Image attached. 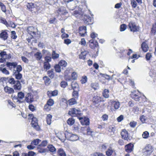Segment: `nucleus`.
<instances>
[{
    "label": "nucleus",
    "instance_id": "nucleus-1",
    "mask_svg": "<svg viewBox=\"0 0 156 156\" xmlns=\"http://www.w3.org/2000/svg\"><path fill=\"white\" fill-rule=\"evenodd\" d=\"M27 32L32 38H38L40 36V32L38 31L37 28L33 26L29 27H27Z\"/></svg>",
    "mask_w": 156,
    "mask_h": 156
},
{
    "label": "nucleus",
    "instance_id": "nucleus-2",
    "mask_svg": "<svg viewBox=\"0 0 156 156\" xmlns=\"http://www.w3.org/2000/svg\"><path fill=\"white\" fill-rule=\"evenodd\" d=\"M28 119H32L31 124L32 127L37 130L40 129L39 126L38 125L37 120V118L33 116V114H29L28 115Z\"/></svg>",
    "mask_w": 156,
    "mask_h": 156
},
{
    "label": "nucleus",
    "instance_id": "nucleus-3",
    "mask_svg": "<svg viewBox=\"0 0 156 156\" xmlns=\"http://www.w3.org/2000/svg\"><path fill=\"white\" fill-rule=\"evenodd\" d=\"M63 134L66 138L72 141H75L79 139V137L76 134H73L67 132H66Z\"/></svg>",
    "mask_w": 156,
    "mask_h": 156
},
{
    "label": "nucleus",
    "instance_id": "nucleus-4",
    "mask_svg": "<svg viewBox=\"0 0 156 156\" xmlns=\"http://www.w3.org/2000/svg\"><path fill=\"white\" fill-rule=\"evenodd\" d=\"M6 65L10 68H12V67H13L14 69L16 68V70H15V71L16 73H19L22 70L21 66L20 65L17 66V64L16 62H7ZM14 70H15V69Z\"/></svg>",
    "mask_w": 156,
    "mask_h": 156
},
{
    "label": "nucleus",
    "instance_id": "nucleus-5",
    "mask_svg": "<svg viewBox=\"0 0 156 156\" xmlns=\"http://www.w3.org/2000/svg\"><path fill=\"white\" fill-rule=\"evenodd\" d=\"M153 148L150 144L147 145L143 149L144 154L145 155H149L152 152Z\"/></svg>",
    "mask_w": 156,
    "mask_h": 156
},
{
    "label": "nucleus",
    "instance_id": "nucleus-6",
    "mask_svg": "<svg viewBox=\"0 0 156 156\" xmlns=\"http://www.w3.org/2000/svg\"><path fill=\"white\" fill-rule=\"evenodd\" d=\"M82 20L85 23L87 24H92L93 19L92 17H90L88 15H84Z\"/></svg>",
    "mask_w": 156,
    "mask_h": 156
},
{
    "label": "nucleus",
    "instance_id": "nucleus-7",
    "mask_svg": "<svg viewBox=\"0 0 156 156\" xmlns=\"http://www.w3.org/2000/svg\"><path fill=\"white\" fill-rule=\"evenodd\" d=\"M68 114L72 116H76L80 114V111L79 109L74 108L70 109Z\"/></svg>",
    "mask_w": 156,
    "mask_h": 156
},
{
    "label": "nucleus",
    "instance_id": "nucleus-8",
    "mask_svg": "<svg viewBox=\"0 0 156 156\" xmlns=\"http://www.w3.org/2000/svg\"><path fill=\"white\" fill-rule=\"evenodd\" d=\"M128 27L130 30L133 32H135L138 31L139 27L136 26L135 23L131 22L129 23Z\"/></svg>",
    "mask_w": 156,
    "mask_h": 156
},
{
    "label": "nucleus",
    "instance_id": "nucleus-9",
    "mask_svg": "<svg viewBox=\"0 0 156 156\" xmlns=\"http://www.w3.org/2000/svg\"><path fill=\"white\" fill-rule=\"evenodd\" d=\"M18 97L16 98L15 97H14L13 98V100L15 102H20V99H23L24 97V93L22 92H20L18 93Z\"/></svg>",
    "mask_w": 156,
    "mask_h": 156
},
{
    "label": "nucleus",
    "instance_id": "nucleus-10",
    "mask_svg": "<svg viewBox=\"0 0 156 156\" xmlns=\"http://www.w3.org/2000/svg\"><path fill=\"white\" fill-rule=\"evenodd\" d=\"M72 14L73 16L78 18H83L84 15L83 14L82 12L80 10L74 11L72 13Z\"/></svg>",
    "mask_w": 156,
    "mask_h": 156
},
{
    "label": "nucleus",
    "instance_id": "nucleus-11",
    "mask_svg": "<svg viewBox=\"0 0 156 156\" xmlns=\"http://www.w3.org/2000/svg\"><path fill=\"white\" fill-rule=\"evenodd\" d=\"M25 101L28 103H31L34 101L33 95L31 93H28L25 96Z\"/></svg>",
    "mask_w": 156,
    "mask_h": 156
},
{
    "label": "nucleus",
    "instance_id": "nucleus-12",
    "mask_svg": "<svg viewBox=\"0 0 156 156\" xmlns=\"http://www.w3.org/2000/svg\"><path fill=\"white\" fill-rule=\"evenodd\" d=\"M79 119L83 125H88L89 124V120L88 118L80 117L79 118Z\"/></svg>",
    "mask_w": 156,
    "mask_h": 156
},
{
    "label": "nucleus",
    "instance_id": "nucleus-13",
    "mask_svg": "<svg viewBox=\"0 0 156 156\" xmlns=\"http://www.w3.org/2000/svg\"><path fill=\"white\" fill-rule=\"evenodd\" d=\"M133 144L131 143H129L125 146V150L128 153H130L133 151Z\"/></svg>",
    "mask_w": 156,
    "mask_h": 156
},
{
    "label": "nucleus",
    "instance_id": "nucleus-14",
    "mask_svg": "<svg viewBox=\"0 0 156 156\" xmlns=\"http://www.w3.org/2000/svg\"><path fill=\"white\" fill-rule=\"evenodd\" d=\"M110 103L111 104L112 107H113L115 109H118L120 107V103L118 101H111Z\"/></svg>",
    "mask_w": 156,
    "mask_h": 156
},
{
    "label": "nucleus",
    "instance_id": "nucleus-15",
    "mask_svg": "<svg viewBox=\"0 0 156 156\" xmlns=\"http://www.w3.org/2000/svg\"><path fill=\"white\" fill-rule=\"evenodd\" d=\"M122 138L125 140H128L129 139L128 137V135L127 131L125 129H123L121 133Z\"/></svg>",
    "mask_w": 156,
    "mask_h": 156
},
{
    "label": "nucleus",
    "instance_id": "nucleus-16",
    "mask_svg": "<svg viewBox=\"0 0 156 156\" xmlns=\"http://www.w3.org/2000/svg\"><path fill=\"white\" fill-rule=\"evenodd\" d=\"M87 28L85 26L81 27L79 28V33L81 36H84L86 33Z\"/></svg>",
    "mask_w": 156,
    "mask_h": 156
},
{
    "label": "nucleus",
    "instance_id": "nucleus-17",
    "mask_svg": "<svg viewBox=\"0 0 156 156\" xmlns=\"http://www.w3.org/2000/svg\"><path fill=\"white\" fill-rule=\"evenodd\" d=\"M89 42V46L92 48L98 47V43L96 40H90Z\"/></svg>",
    "mask_w": 156,
    "mask_h": 156
},
{
    "label": "nucleus",
    "instance_id": "nucleus-18",
    "mask_svg": "<svg viewBox=\"0 0 156 156\" xmlns=\"http://www.w3.org/2000/svg\"><path fill=\"white\" fill-rule=\"evenodd\" d=\"M57 12L60 15H65L67 13V12L65 10V8L63 7H61L59 8L57 11Z\"/></svg>",
    "mask_w": 156,
    "mask_h": 156
},
{
    "label": "nucleus",
    "instance_id": "nucleus-19",
    "mask_svg": "<svg viewBox=\"0 0 156 156\" xmlns=\"http://www.w3.org/2000/svg\"><path fill=\"white\" fill-rule=\"evenodd\" d=\"M72 88L74 90H79V86L76 81H73L71 84Z\"/></svg>",
    "mask_w": 156,
    "mask_h": 156
},
{
    "label": "nucleus",
    "instance_id": "nucleus-20",
    "mask_svg": "<svg viewBox=\"0 0 156 156\" xmlns=\"http://www.w3.org/2000/svg\"><path fill=\"white\" fill-rule=\"evenodd\" d=\"M8 36V34L6 30H2L0 34V37L3 39H7Z\"/></svg>",
    "mask_w": 156,
    "mask_h": 156
},
{
    "label": "nucleus",
    "instance_id": "nucleus-21",
    "mask_svg": "<svg viewBox=\"0 0 156 156\" xmlns=\"http://www.w3.org/2000/svg\"><path fill=\"white\" fill-rule=\"evenodd\" d=\"M5 91L9 94H12L14 92V90L12 88L9 87L8 86H6L4 88Z\"/></svg>",
    "mask_w": 156,
    "mask_h": 156
},
{
    "label": "nucleus",
    "instance_id": "nucleus-22",
    "mask_svg": "<svg viewBox=\"0 0 156 156\" xmlns=\"http://www.w3.org/2000/svg\"><path fill=\"white\" fill-rule=\"evenodd\" d=\"M141 48L144 51L146 52L148 49V46L146 42H143L141 44Z\"/></svg>",
    "mask_w": 156,
    "mask_h": 156
},
{
    "label": "nucleus",
    "instance_id": "nucleus-23",
    "mask_svg": "<svg viewBox=\"0 0 156 156\" xmlns=\"http://www.w3.org/2000/svg\"><path fill=\"white\" fill-rule=\"evenodd\" d=\"M57 153L58 156H66L65 152L62 148L59 149L57 151Z\"/></svg>",
    "mask_w": 156,
    "mask_h": 156
},
{
    "label": "nucleus",
    "instance_id": "nucleus-24",
    "mask_svg": "<svg viewBox=\"0 0 156 156\" xmlns=\"http://www.w3.org/2000/svg\"><path fill=\"white\" fill-rule=\"evenodd\" d=\"M14 86V88L15 90H20L21 87L20 82L18 80L16 81L15 84Z\"/></svg>",
    "mask_w": 156,
    "mask_h": 156
},
{
    "label": "nucleus",
    "instance_id": "nucleus-25",
    "mask_svg": "<svg viewBox=\"0 0 156 156\" xmlns=\"http://www.w3.org/2000/svg\"><path fill=\"white\" fill-rule=\"evenodd\" d=\"M13 75L15 77V78L17 80H20L22 77V75L19 73H16L15 70L13 71Z\"/></svg>",
    "mask_w": 156,
    "mask_h": 156
},
{
    "label": "nucleus",
    "instance_id": "nucleus-26",
    "mask_svg": "<svg viewBox=\"0 0 156 156\" xmlns=\"http://www.w3.org/2000/svg\"><path fill=\"white\" fill-rule=\"evenodd\" d=\"M87 53V52L86 51L81 52V54L79 55V58L83 59H84L86 57V55Z\"/></svg>",
    "mask_w": 156,
    "mask_h": 156
},
{
    "label": "nucleus",
    "instance_id": "nucleus-27",
    "mask_svg": "<svg viewBox=\"0 0 156 156\" xmlns=\"http://www.w3.org/2000/svg\"><path fill=\"white\" fill-rule=\"evenodd\" d=\"M34 56L37 60H40L42 58V55L41 52H37L34 54Z\"/></svg>",
    "mask_w": 156,
    "mask_h": 156
},
{
    "label": "nucleus",
    "instance_id": "nucleus-28",
    "mask_svg": "<svg viewBox=\"0 0 156 156\" xmlns=\"http://www.w3.org/2000/svg\"><path fill=\"white\" fill-rule=\"evenodd\" d=\"M48 147L50 152L53 153L56 152V149L53 145H48Z\"/></svg>",
    "mask_w": 156,
    "mask_h": 156
},
{
    "label": "nucleus",
    "instance_id": "nucleus-29",
    "mask_svg": "<svg viewBox=\"0 0 156 156\" xmlns=\"http://www.w3.org/2000/svg\"><path fill=\"white\" fill-rule=\"evenodd\" d=\"M52 116L50 114H48L47 115L46 121L47 124L48 125H50L51 123V119Z\"/></svg>",
    "mask_w": 156,
    "mask_h": 156
},
{
    "label": "nucleus",
    "instance_id": "nucleus-30",
    "mask_svg": "<svg viewBox=\"0 0 156 156\" xmlns=\"http://www.w3.org/2000/svg\"><path fill=\"white\" fill-rule=\"evenodd\" d=\"M93 101L96 103H98L101 101V98L100 97L95 96L93 97Z\"/></svg>",
    "mask_w": 156,
    "mask_h": 156
},
{
    "label": "nucleus",
    "instance_id": "nucleus-31",
    "mask_svg": "<svg viewBox=\"0 0 156 156\" xmlns=\"http://www.w3.org/2000/svg\"><path fill=\"white\" fill-rule=\"evenodd\" d=\"M35 4H34L32 3H28L27 6V8L30 11H31V10L32 9V8H33V7H34Z\"/></svg>",
    "mask_w": 156,
    "mask_h": 156
},
{
    "label": "nucleus",
    "instance_id": "nucleus-32",
    "mask_svg": "<svg viewBox=\"0 0 156 156\" xmlns=\"http://www.w3.org/2000/svg\"><path fill=\"white\" fill-rule=\"evenodd\" d=\"M48 76L51 78H53L55 76V74L54 72V69H51L48 71Z\"/></svg>",
    "mask_w": 156,
    "mask_h": 156
},
{
    "label": "nucleus",
    "instance_id": "nucleus-33",
    "mask_svg": "<svg viewBox=\"0 0 156 156\" xmlns=\"http://www.w3.org/2000/svg\"><path fill=\"white\" fill-rule=\"evenodd\" d=\"M0 70L2 73L5 75H9V71L5 68H0Z\"/></svg>",
    "mask_w": 156,
    "mask_h": 156
},
{
    "label": "nucleus",
    "instance_id": "nucleus-34",
    "mask_svg": "<svg viewBox=\"0 0 156 156\" xmlns=\"http://www.w3.org/2000/svg\"><path fill=\"white\" fill-rule=\"evenodd\" d=\"M59 57V55L56 53L55 51H53L52 53V57L53 59L58 58Z\"/></svg>",
    "mask_w": 156,
    "mask_h": 156
},
{
    "label": "nucleus",
    "instance_id": "nucleus-35",
    "mask_svg": "<svg viewBox=\"0 0 156 156\" xmlns=\"http://www.w3.org/2000/svg\"><path fill=\"white\" fill-rule=\"evenodd\" d=\"M58 94V91L55 90L52 91L51 93L49 92L48 93V95L49 96H51H51H56Z\"/></svg>",
    "mask_w": 156,
    "mask_h": 156
},
{
    "label": "nucleus",
    "instance_id": "nucleus-36",
    "mask_svg": "<svg viewBox=\"0 0 156 156\" xmlns=\"http://www.w3.org/2000/svg\"><path fill=\"white\" fill-rule=\"evenodd\" d=\"M114 153H115L114 151L111 148L108 149V151L106 152V154L108 156H110Z\"/></svg>",
    "mask_w": 156,
    "mask_h": 156
},
{
    "label": "nucleus",
    "instance_id": "nucleus-37",
    "mask_svg": "<svg viewBox=\"0 0 156 156\" xmlns=\"http://www.w3.org/2000/svg\"><path fill=\"white\" fill-rule=\"evenodd\" d=\"M108 93V90L105 89L103 93V95L104 97L106 98H108L109 96Z\"/></svg>",
    "mask_w": 156,
    "mask_h": 156
},
{
    "label": "nucleus",
    "instance_id": "nucleus-38",
    "mask_svg": "<svg viewBox=\"0 0 156 156\" xmlns=\"http://www.w3.org/2000/svg\"><path fill=\"white\" fill-rule=\"evenodd\" d=\"M156 32V24L155 23L153 25L151 29V33L152 35H154Z\"/></svg>",
    "mask_w": 156,
    "mask_h": 156
},
{
    "label": "nucleus",
    "instance_id": "nucleus-39",
    "mask_svg": "<svg viewBox=\"0 0 156 156\" xmlns=\"http://www.w3.org/2000/svg\"><path fill=\"white\" fill-rule=\"evenodd\" d=\"M74 122V119L73 118H70L67 121V123L69 125H73Z\"/></svg>",
    "mask_w": 156,
    "mask_h": 156
},
{
    "label": "nucleus",
    "instance_id": "nucleus-40",
    "mask_svg": "<svg viewBox=\"0 0 156 156\" xmlns=\"http://www.w3.org/2000/svg\"><path fill=\"white\" fill-rule=\"evenodd\" d=\"M76 99L74 98H72L69 99V104L71 105L75 104L76 102Z\"/></svg>",
    "mask_w": 156,
    "mask_h": 156
},
{
    "label": "nucleus",
    "instance_id": "nucleus-41",
    "mask_svg": "<svg viewBox=\"0 0 156 156\" xmlns=\"http://www.w3.org/2000/svg\"><path fill=\"white\" fill-rule=\"evenodd\" d=\"M43 79L44 80L45 84L46 85H48L50 83V80L47 76H45L43 77Z\"/></svg>",
    "mask_w": 156,
    "mask_h": 156
},
{
    "label": "nucleus",
    "instance_id": "nucleus-42",
    "mask_svg": "<svg viewBox=\"0 0 156 156\" xmlns=\"http://www.w3.org/2000/svg\"><path fill=\"white\" fill-rule=\"evenodd\" d=\"M149 136V134L148 132L145 131L143 132L142 134L143 137L144 139L147 138Z\"/></svg>",
    "mask_w": 156,
    "mask_h": 156
},
{
    "label": "nucleus",
    "instance_id": "nucleus-43",
    "mask_svg": "<svg viewBox=\"0 0 156 156\" xmlns=\"http://www.w3.org/2000/svg\"><path fill=\"white\" fill-rule=\"evenodd\" d=\"M58 64L60 66L65 67L67 65V63L65 60H61L59 62Z\"/></svg>",
    "mask_w": 156,
    "mask_h": 156
},
{
    "label": "nucleus",
    "instance_id": "nucleus-44",
    "mask_svg": "<svg viewBox=\"0 0 156 156\" xmlns=\"http://www.w3.org/2000/svg\"><path fill=\"white\" fill-rule=\"evenodd\" d=\"M38 11V7L35 4L34 7H33L31 12L32 13H37Z\"/></svg>",
    "mask_w": 156,
    "mask_h": 156
},
{
    "label": "nucleus",
    "instance_id": "nucleus-45",
    "mask_svg": "<svg viewBox=\"0 0 156 156\" xmlns=\"http://www.w3.org/2000/svg\"><path fill=\"white\" fill-rule=\"evenodd\" d=\"M54 68L57 72L60 73L61 71V67L59 65H56L55 66Z\"/></svg>",
    "mask_w": 156,
    "mask_h": 156
},
{
    "label": "nucleus",
    "instance_id": "nucleus-46",
    "mask_svg": "<svg viewBox=\"0 0 156 156\" xmlns=\"http://www.w3.org/2000/svg\"><path fill=\"white\" fill-rule=\"evenodd\" d=\"M131 97L136 101H138L140 100V97L138 96L136 94H132L131 95Z\"/></svg>",
    "mask_w": 156,
    "mask_h": 156
},
{
    "label": "nucleus",
    "instance_id": "nucleus-47",
    "mask_svg": "<svg viewBox=\"0 0 156 156\" xmlns=\"http://www.w3.org/2000/svg\"><path fill=\"white\" fill-rule=\"evenodd\" d=\"M44 69L48 70L50 69V65L47 62H44Z\"/></svg>",
    "mask_w": 156,
    "mask_h": 156
},
{
    "label": "nucleus",
    "instance_id": "nucleus-48",
    "mask_svg": "<svg viewBox=\"0 0 156 156\" xmlns=\"http://www.w3.org/2000/svg\"><path fill=\"white\" fill-rule=\"evenodd\" d=\"M41 141V140H40L36 139L32 141L31 144L37 145H38Z\"/></svg>",
    "mask_w": 156,
    "mask_h": 156
},
{
    "label": "nucleus",
    "instance_id": "nucleus-49",
    "mask_svg": "<svg viewBox=\"0 0 156 156\" xmlns=\"http://www.w3.org/2000/svg\"><path fill=\"white\" fill-rule=\"evenodd\" d=\"M127 28V25L124 24L121 25L120 26V31H125Z\"/></svg>",
    "mask_w": 156,
    "mask_h": 156
},
{
    "label": "nucleus",
    "instance_id": "nucleus-50",
    "mask_svg": "<svg viewBox=\"0 0 156 156\" xmlns=\"http://www.w3.org/2000/svg\"><path fill=\"white\" fill-rule=\"evenodd\" d=\"M7 27H12L14 28L16 27V25L13 22L9 21L8 22V25H7Z\"/></svg>",
    "mask_w": 156,
    "mask_h": 156
},
{
    "label": "nucleus",
    "instance_id": "nucleus-51",
    "mask_svg": "<svg viewBox=\"0 0 156 156\" xmlns=\"http://www.w3.org/2000/svg\"><path fill=\"white\" fill-rule=\"evenodd\" d=\"M93 133V132L92 131L91 129L89 127H88L87 130L86 134H87L91 136H92V133Z\"/></svg>",
    "mask_w": 156,
    "mask_h": 156
},
{
    "label": "nucleus",
    "instance_id": "nucleus-52",
    "mask_svg": "<svg viewBox=\"0 0 156 156\" xmlns=\"http://www.w3.org/2000/svg\"><path fill=\"white\" fill-rule=\"evenodd\" d=\"M78 90H74L73 93V96L75 99H77L78 97Z\"/></svg>",
    "mask_w": 156,
    "mask_h": 156
},
{
    "label": "nucleus",
    "instance_id": "nucleus-53",
    "mask_svg": "<svg viewBox=\"0 0 156 156\" xmlns=\"http://www.w3.org/2000/svg\"><path fill=\"white\" fill-rule=\"evenodd\" d=\"M88 127L84 126L81 127V132L84 134H86L87 130Z\"/></svg>",
    "mask_w": 156,
    "mask_h": 156
},
{
    "label": "nucleus",
    "instance_id": "nucleus-54",
    "mask_svg": "<svg viewBox=\"0 0 156 156\" xmlns=\"http://www.w3.org/2000/svg\"><path fill=\"white\" fill-rule=\"evenodd\" d=\"M0 6L2 11L4 12H5L6 11V9L5 5L2 2H0Z\"/></svg>",
    "mask_w": 156,
    "mask_h": 156
},
{
    "label": "nucleus",
    "instance_id": "nucleus-55",
    "mask_svg": "<svg viewBox=\"0 0 156 156\" xmlns=\"http://www.w3.org/2000/svg\"><path fill=\"white\" fill-rule=\"evenodd\" d=\"M91 155L93 156H105L103 154L99 152H94L91 154Z\"/></svg>",
    "mask_w": 156,
    "mask_h": 156
},
{
    "label": "nucleus",
    "instance_id": "nucleus-56",
    "mask_svg": "<svg viewBox=\"0 0 156 156\" xmlns=\"http://www.w3.org/2000/svg\"><path fill=\"white\" fill-rule=\"evenodd\" d=\"M51 106L47 104H45L44 107V109L46 111H49L51 108Z\"/></svg>",
    "mask_w": 156,
    "mask_h": 156
},
{
    "label": "nucleus",
    "instance_id": "nucleus-57",
    "mask_svg": "<svg viewBox=\"0 0 156 156\" xmlns=\"http://www.w3.org/2000/svg\"><path fill=\"white\" fill-rule=\"evenodd\" d=\"M115 130V128L114 126H111L109 127V132L114 133Z\"/></svg>",
    "mask_w": 156,
    "mask_h": 156
},
{
    "label": "nucleus",
    "instance_id": "nucleus-58",
    "mask_svg": "<svg viewBox=\"0 0 156 156\" xmlns=\"http://www.w3.org/2000/svg\"><path fill=\"white\" fill-rule=\"evenodd\" d=\"M67 85V83L66 82L62 81L60 83V86L61 87L65 88Z\"/></svg>",
    "mask_w": 156,
    "mask_h": 156
},
{
    "label": "nucleus",
    "instance_id": "nucleus-59",
    "mask_svg": "<svg viewBox=\"0 0 156 156\" xmlns=\"http://www.w3.org/2000/svg\"><path fill=\"white\" fill-rule=\"evenodd\" d=\"M90 36L91 38L92 39L97 38L98 39V34L94 32H92Z\"/></svg>",
    "mask_w": 156,
    "mask_h": 156
},
{
    "label": "nucleus",
    "instance_id": "nucleus-60",
    "mask_svg": "<svg viewBox=\"0 0 156 156\" xmlns=\"http://www.w3.org/2000/svg\"><path fill=\"white\" fill-rule=\"evenodd\" d=\"M54 101L53 99H50L47 102V104L51 106H52L54 104Z\"/></svg>",
    "mask_w": 156,
    "mask_h": 156
},
{
    "label": "nucleus",
    "instance_id": "nucleus-61",
    "mask_svg": "<svg viewBox=\"0 0 156 156\" xmlns=\"http://www.w3.org/2000/svg\"><path fill=\"white\" fill-rule=\"evenodd\" d=\"M11 37L13 39H16L17 38V36L16 35V32L14 31H11Z\"/></svg>",
    "mask_w": 156,
    "mask_h": 156
},
{
    "label": "nucleus",
    "instance_id": "nucleus-62",
    "mask_svg": "<svg viewBox=\"0 0 156 156\" xmlns=\"http://www.w3.org/2000/svg\"><path fill=\"white\" fill-rule=\"evenodd\" d=\"M131 4L132 7L133 8H135L136 7L137 5V3L135 0H132L131 2Z\"/></svg>",
    "mask_w": 156,
    "mask_h": 156
},
{
    "label": "nucleus",
    "instance_id": "nucleus-63",
    "mask_svg": "<svg viewBox=\"0 0 156 156\" xmlns=\"http://www.w3.org/2000/svg\"><path fill=\"white\" fill-rule=\"evenodd\" d=\"M15 81L14 80V79L13 78H10L8 80V82L9 83L11 84H15Z\"/></svg>",
    "mask_w": 156,
    "mask_h": 156
},
{
    "label": "nucleus",
    "instance_id": "nucleus-64",
    "mask_svg": "<svg viewBox=\"0 0 156 156\" xmlns=\"http://www.w3.org/2000/svg\"><path fill=\"white\" fill-rule=\"evenodd\" d=\"M71 76L72 78L74 80L76 79L77 76V74L75 72H73L71 74Z\"/></svg>",
    "mask_w": 156,
    "mask_h": 156
}]
</instances>
